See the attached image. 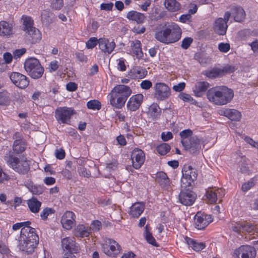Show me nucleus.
I'll return each instance as SVG.
<instances>
[{"mask_svg": "<svg viewBox=\"0 0 258 258\" xmlns=\"http://www.w3.org/2000/svg\"><path fill=\"white\" fill-rule=\"evenodd\" d=\"M39 242L36 230L31 227H24L21 230L19 248L28 253H32Z\"/></svg>", "mask_w": 258, "mask_h": 258, "instance_id": "f257e3e1", "label": "nucleus"}, {"mask_svg": "<svg viewBox=\"0 0 258 258\" xmlns=\"http://www.w3.org/2000/svg\"><path fill=\"white\" fill-rule=\"evenodd\" d=\"M233 96V91L226 86L214 87L208 90L207 92L208 100L219 105L230 102Z\"/></svg>", "mask_w": 258, "mask_h": 258, "instance_id": "f03ea898", "label": "nucleus"}, {"mask_svg": "<svg viewBox=\"0 0 258 258\" xmlns=\"http://www.w3.org/2000/svg\"><path fill=\"white\" fill-rule=\"evenodd\" d=\"M131 93L129 87L124 85L116 86L109 94L110 104L116 108H122Z\"/></svg>", "mask_w": 258, "mask_h": 258, "instance_id": "7ed1b4c3", "label": "nucleus"}, {"mask_svg": "<svg viewBox=\"0 0 258 258\" xmlns=\"http://www.w3.org/2000/svg\"><path fill=\"white\" fill-rule=\"evenodd\" d=\"M7 163L16 172L20 174H26L30 169L29 164L27 160H20L12 154L9 155Z\"/></svg>", "mask_w": 258, "mask_h": 258, "instance_id": "20e7f679", "label": "nucleus"}, {"mask_svg": "<svg viewBox=\"0 0 258 258\" xmlns=\"http://www.w3.org/2000/svg\"><path fill=\"white\" fill-rule=\"evenodd\" d=\"M75 113V110L72 108L59 107L55 111V117L58 123L68 124L71 116Z\"/></svg>", "mask_w": 258, "mask_h": 258, "instance_id": "39448f33", "label": "nucleus"}, {"mask_svg": "<svg viewBox=\"0 0 258 258\" xmlns=\"http://www.w3.org/2000/svg\"><path fill=\"white\" fill-rule=\"evenodd\" d=\"M231 16L229 12H226L224 16V18H219L217 19L214 24V30L218 34L220 35H224L226 34L228 22Z\"/></svg>", "mask_w": 258, "mask_h": 258, "instance_id": "423d86ee", "label": "nucleus"}, {"mask_svg": "<svg viewBox=\"0 0 258 258\" xmlns=\"http://www.w3.org/2000/svg\"><path fill=\"white\" fill-rule=\"evenodd\" d=\"M168 32L169 44L177 42L181 37L182 30L180 27L174 22L167 23Z\"/></svg>", "mask_w": 258, "mask_h": 258, "instance_id": "0eeeda50", "label": "nucleus"}, {"mask_svg": "<svg viewBox=\"0 0 258 258\" xmlns=\"http://www.w3.org/2000/svg\"><path fill=\"white\" fill-rule=\"evenodd\" d=\"M235 69L233 66H226L222 69L214 68L211 70L206 71L204 74L207 77L213 79L231 73L234 71Z\"/></svg>", "mask_w": 258, "mask_h": 258, "instance_id": "6e6552de", "label": "nucleus"}, {"mask_svg": "<svg viewBox=\"0 0 258 258\" xmlns=\"http://www.w3.org/2000/svg\"><path fill=\"white\" fill-rule=\"evenodd\" d=\"M10 78L16 87L21 89L26 88L29 84V79L26 76L19 73H12Z\"/></svg>", "mask_w": 258, "mask_h": 258, "instance_id": "1a4fd4ad", "label": "nucleus"}, {"mask_svg": "<svg viewBox=\"0 0 258 258\" xmlns=\"http://www.w3.org/2000/svg\"><path fill=\"white\" fill-rule=\"evenodd\" d=\"M256 250L253 247L249 245H242L235 250L234 256L236 258H255Z\"/></svg>", "mask_w": 258, "mask_h": 258, "instance_id": "9d476101", "label": "nucleus"}, {"mask_svg": "<svg viewBox=\"0 0 258 258\" xmlns=\"http://www.w3.org/2000/svg\"><path fill=\"white\" fill-rule=\"evenodd\" d=\"M106 244L102 246L104 252L110 256H115L120 252L121 247L115 240L109 238Z\"/></svg>", "mask_w": 258, "mask_h": 258, "instance_id": "9b49d317", "label": "nucleus"}, {"mask_svg": "<svg viewBox=\"0 0 258 258\" xmlns=\"http://www.w3.org/2000/svg\"><path fill=\"white\" fill-rule=\"evenodd\" d=\"M196 197V194L190 190V188L185 190L181 189L179 195V200L185 206H190L195 202Z\"/></svg>", "mask_w": 258, "mask_h": 258, "instance_id": "f8f14e48", "label": "nucleus"}, {"mask_svg": "<svg viewBox=\"0 0 258 258\" xmlns=\"http://www.w3.org/2000/svg\"><path fill=\"white\" fill-rule=\"evenodd\" d=\"M212 221L211 215L198 212L195 217L196 227L198 229H204Z\"/></svg>", "mask_w": 258, "mask_h": 258, "instance_id": "ddd939ff", "label": "nucleus"}, {"mask_svg": "<svg viewBox=\"0 0 258 258\" xmlns=\"http://www.w3.org/2000/svg\"><path fill=\"white\" fill-rule=\"evenodd\" d=\"M115 46L114 40H110L104 37L99 39V48L105 53L108 54L111 53Z\"/></svg>", "mask_w": 258, "mask_h": 258, "instance_id": "4468645a", "label": "nucleus"}, {"mask_svg": "<svg viewBox=\"0 0 258 258\" xmlns=\"http://www.w3.org/2000/svg\"><path fill=\"white\" fill-rule=\"evenodd\" d=\"M155 90V96L159 100H162L168 98L170 94L169 88L164 83H157Z\"/></svg>", "mask_w": 258, "mask_h": 258, "instance_id": "2eb2a0df", "label": "nucleus"}, {"mask_svg": "<svg viewBox=\"0 0 258 258\" xmlns=\"http://www.w3.org/2000/svg\"><path fill=\"white\" fill-rule=\"evenodd\" d=\"M131 158L133 167L138 169L144 162L145 158L144 153L141 150L136 148L133 150Z\"/></svg>", "mask_w": 258, "mask_h": 258, "instance_id": "dca6fc26", "label": "nucleus"}, {"mask_svg": "<svg viewBox=\"0 0 258 258\" xmlns=\"http://www.w3.org/2000/svg\"><path fill=\"white\" fill-rule=\"evenodd\" d=\"M232 228L234 231L238 233L241 232L252 233L255 229V226L254 225L246 221L236 223Z\"/></svg>", "mask_w": 258, "mask_h": 258, "instance_id": "f3484780", "label": "nucleus"}, {"mask_svg": "<svg viewBox=\"0 0 258 258\" xmlns=\"http://www.w3.org/2000/svg\"><path fill=\"white\" fill-rule=\"evenodd\" d=\"M168 32L169 31L167 30V25L166 23L162 27L157 28L155 33V38L160 42L169 44Z\"/></svg>", "mask_w": 258, "mask_h": 258, "instance_id": "a211bd4d", "label": "nucleus"}, {"mask_svg": "<svg viewBox=\"0 0 258 258\" xmlns=\"http://www.w3.org/2000/svg\"><path fill=\"white\" fill-rule=\"evenodd\" d=\"M186 146L184 144L183 146L186 150H189L191 154H198L201 149V140L197 137L194 136L190 138V140L187 142Z\"/></svg>", "mask_w": 258, "mask_h": 258, "instance_id": "6ab92c4d", "label": "nucleus"}, {"mask_svg": "<svg viewBox=\"0 0 258 258\" xmlns=\"http://www.w3.org/2000/svg\"><path fill=\"white\" fill-rule=\"evenodd\" d=\"M61 246L63 250H68L69 253H77L79 246L74 240L73 238L66 237L61 240Z\"/></svg>", "mask_w": 258, "mask_h": 258, "instance_id": "aec40b11", "label": "nucleus"}, {"mask_svg": "<svg viewBox=\"0 0 258 258\" xmlns=\"http://www.w3.org/2000/svg\"><path fill=\"white\" fill-rule=\"evenodd\" d=\"M26 38L32 44L39 42L42 38L41 33L36 27L25 32Z\"/></svg>", "mask_w": 258, "mask_h": 258, "instance_id": "412c9836", "label": "nucleus"}, {"mask_svg": "<svg viewBox=\"0 0 258 258\" xmlns=\"http://www.w3.org/2000/svg\"><path fill=\"white\" fill-rule=\"evenodd\" d=\"M143 99V95L141 94H137L131 97L127 103V107L132 111L137 110L141 106Z\"/></svg>", "mask_w": 258, "mask_h": 258, "instance_id": "4be33fe9", "label": "nucleus"}, {"mask_svg": "<svg viewBox=\"0 0 258 258\" xmlns=\"http://www.w3.org/2000/svg\"><path fill=\"white\" fill-rule=\"evenodd\" d=\"M24 68L30 76L35 79L40 78L44 73L42 66H24Z\"/></svg>", "mask_w": 258, "mask_h": 258, "instance_id": "5701e85b", "label": "nucleus"}, {"mask_svg": "<svg viewBox=\"0 0 258 258\" xmlns=\"http://www.w3.org/2000/svg\"><path fill=\"white\" fill-rule=\"evenodd\" d=\"M75 214L71 211H67L62 216L61 223L64 228L69 230L73 227L75 222Z\"/></svg>", "mask_w": 258, "mask_h": 258, "instance_id": "b1692460", "label": "nucleus"}, {"mask_svg": "<svg viewBox=\"0 0 258 258\" xmlns=\"http://www.w3.org/2000/svg\"><path fill=\"white\" fill-rule=\"evenodd\" d=\"M147 74V71L142 67H134L128 73L127 76L132 79H142Z\"/></svg>", "mask_w": 258, "mask_h": 258, "instance_id": "393cba45", "label": "nucleus"}, {"mask_svg": "<svg viewBox=\"0 0 258 258\" xmlns=\"http://www.w3.org/2000/svg\"><path fill=\"white\" fill-rule=\"evenodd\" d=\"M13 33L12 25L5 21H1L0 22V36L9 37Z\"/></svg>", "mask_w": 258, "mask_h": 258, "instance_id": "a878e982", "label": "nucleus"}, {"mask_svg": "<svg viewBox=\"0 0 258 258\" xmlns=\"http://www.w3.org/2000/svg\"><path fill=\"white\" fill-rule=\"evenodd\" d=\"M126 18L128 20L135 21L138 24H142L144 22L146 17L144 14L135 11H131L127 13Z\"/></svg>", "mask_w": 258, "mask_h": 258, "instance_id": "bb28decb", "label": "nucleus"}, {"mask_svg": "<svg viewBox=\"0 0 258 258\" xmlns=\"http://www.w3.org/2000/svg\"><path fill=\"white\" fill-rule=\"evenodd\" d=\"M209 87V84L208 82H198L195 84L194 92L197 96L201 97Z\"/></svg>", "mask_w": 258, "mask_h": 258, "instance_id": "cd10ccee", "label": "nucleus"}, {"mask_svg": "<svg viewBox=\"0 0 258 258\" xmlns=\"http://www.w3.org/2000/svg\"><path fill=\"white\" fill-rule=\"evenodd\" d=\"M232 14L236 22H240L244 20L245 13L243 9L240 7H234L232 9Z\"/></svg>", "mask_w": 258, "mask_h": 258, "instance_id": "c85d7f7f", "label": "nucleus"}, {"mask_svg": "<svg viewBox=\"0 0 258 258\" xmlns=\"http://www.w3.org/2000/svg\"><path fill=\"white\" fill-rule=\"evenodd\" d=\"M156 180L163 188L168 189L170 187L169 179L165 172H158L157 174Z\"/></svg>", "mask_w": 258, "mask_h": 258, "instance_id": "c756f323", "label": "nucleus"}, {"mask_svg": "<svg viewBox=\"0 0 258 258\" xmlns=\"http://www.w3.org/2000/svg\"><path fill=\"white\" fill-rule=\"evenodd\" d=\"M145 205L142 203H136L131 207L130 214L133 217H138L143 213Z\"/></svg>", "mask_w": 258, "mask_h": 258, "instance_id": "7c9ffc66", "label": "nucleus"}, {"mask_svg": "<svg viewBox=\"0 0 258 258\" xmlns=\"http://www.w3.org/2000/svg\"><path fill=\"white\" fill-rule=\"evenodd\" d=\"M164 6L171 12H177L181 9V5L176 0H165Z\"/></svg>", "mask_w": 258, "mask_h": 258, "instance_id": "2f4dec72", "label": "nucleus"}, {"mask_svg": "<svg viewBox=\"0 0 258 258\" xmlns=\"http://www.w3.org/2000/svg\"><path fill=\"white\" fill-rule=\"evenodd\" d=\"M223 115L231 120L239 121L241 117V113L235 109H226L224 110Z\"/></svg>", "mask_w": 258, "mask_h": 258, "instance_id": "473e14b6", "label": "nucleus"}, {"mask_svg": "<svg viewBox=\"0 0 258 258\" xmlns=\"http://www.w3.org/2000/svg\"><path fill=\"white\" fill-rule=\"evenodd\" d=\"M27 204L30 211L33 213H38L41 206V203L35 197L28 200Z\"/></svg>", "mask_w": 258, "mask_h": 258, "instance_id": "72a5a7b5", "label": "nucleus"}, {"mask_svg": "<svg viewBox=\"0 0 258 258\" xmlns=\"http://www.w3.org/2000/svg\"><path fill=\"white\" fill-rule=\"evenodd\" d=\"M21 19L22 20L23 30L25 32L35 28L34 21L31 17L23 15Z\"/></svg>", "mask_w": 258, "mask_h": 258, "instance_id": "f704fd0d", "label": "nucleus"}, {"mask_svg": "<svg viewBox=\"0 0 258 258\" xmlns=\"http://www.w3.org/2000/svg\"><path fill=\"white\" fill-rule=\"evenodd\" d=\"M131 47L133 53L138 58L141 57L143 55L142 50L141 42L139 40L132 41L131 43Z\"/></svg>", "mask_w": 258, "mask_h": 258, "instance_id": "c9c22d12", "label": "nucleus"}, {"mask_svg": "<svg viewBox=\"0 0 258 258\" xmlns=\"http://www.w3.org/2000/svg\"><path fill=\"white\" fill-rule=\"evenodd\" d=\"M182 174L190 179V181H195L197 178L196 170L191 166H184L182 171Z\"/></svg>", "mask_w": 258, "mask_h": 258, "instance_id": "e433bc0d", "label": "nucleus"}, {"mask_svg": "<svg viewBox=\"0 0 258 258\" xmlns=\"http://www.w3.org/2000/svg\"><path fill=\"white\" fill-rule=\"evenodd\" d=\"M185 240L186 243L196 251H200L204 249L205 247V244L204 243L197 242L196 241H194V239L187 237H185Z\"/></svg>", "mask_w": 258, "mask_h": 258, "instance_id": "4c0bfd02", "label": "nucleus"}, {"mask_svg": "<svg viewBox=\"0 0 258 258\" xmlns=\"http://www.w3.org/2000/svg\"><path fill=\"white\" fill-rule=\"evenodd\" d=\"M192 132L189 129L185 130L180 133V136L181 138V143H182V146L184 144L186 146H188V145H186V144H187V142L190 140V138L192 137Z\"/></svg>", "mask_w": 258, "mask_h": 258, "instance_id": "58836bf2", "label": "nucleus"}, {"mask_svg": "<svg viewBox=\"0 0 258 258\" xmlns=\"http://www.w3.org/2000/svg\"><path fill=\"white\" fill-rule=\"evenodd\" d=\"M26 148L25 145L20 140H17L14 141L13 144V151L16 154H19L25 151Z\"/></svg>", "mask_w": 258, "mask_h": 258, "instance_id": "ea45409f", "label": "nucleus"}, {"mask_svg": "<svg viewBox=\"0 0 258 258\" xmlns=\"http://www.w3.org/2000/svg\"><path fill=\"white\" fill-rule=\"evenodd\" d=\"M145 237L147 241L152 244V245L157 246L158 245L156 243V240L154 237L152 236V233L150 232L148 225H147L145 227Z\"/></svg>", "mask_w": 258, "mask_h": 258, "instance_id": "a19ab883", "label": "nucleus"}, {"mask_svg": "<svg viewBox=\"0 0 258 258\" xmlns=\"http://www.w3.org/2000/svg\"><path fill=\"white\" fill-rule=\"evenodd\" d=\"M190 179L187 177H185L184 175L182 174V178L181 179V186L182 189L186 190L187 188H190V190L192 189L191 183L194 181H190Z\"/></svg>", "mask_w": 258, "mask_h": 258, "instance_id": "79ce46f5", "label": "nucleus"}, {"mask_svg": "<svg viewBox=\"0 0 258 258\" xmlns=\"http://www.w3.org/2000/svg\"><path fill=\"white\" fill-rule=\"evenodd\" d=\"M170 146L166 143L161 144L156 148L157 151L161 155H166L170 151Z\"/></svg>", "mask_w": 258, "mask_h": 258, "instance_id": "37998d69", "label": "nucleus"}, {"mask_svg": "<svg viewBox=\"0 0 258 258\" xmlns=\"http://www.w3.org/2000/svg\"><path fill=\"white\" fill-rule=\"evenodd\" d=\"M10 102L9 94L7 91L0 92V105H7Z\"/></svg>", "mask_w": 258, "mask_h": 258, "instance_id": "c03bdc74", "label": "nucleus"}, {"mask_svg": "<svg viewBox=\"0 0 258 258\" xmlns=\"http://www.w3.org/2000/svg\"><path fill=\"white\" fill-rule=\"evenodd\" d=\"M99 44V39L96 37H92L88 39L86 42V47L88 49L94 48L97 44Z\"/></svg>", "mask_w": 258, "mask_h": 258, "instance_id": "a18cd8bd", "label": "nucleus"}, {"mask_svg": "<svg viewBox=\"0 0 258 258\" xmlns=\"http://www.w3.org/2000/svg\"><path fill=\"white\" fill-rule=\"evenodd\" d=\"M87 107L88 108L93 110H99L101 108V103L96 100H90L87 102Z\"/></svg>", "mask_w": 258, "mask_h": 258, "instance_id": "49530a36", "label": "nucleus"}, {"mask_svg": "<svg viewBox=\"0 0 258 258\" xmlns=\"http://www.w3.org/2000/svg\"><path fill=\"white\" fill-rule=\"evenodd\" d=\"M26 186L29 190L34 195H40L42 194L43 191L42 188L34 185L31 183L26 185Z\"/></svg>", "mask_w": 258, "mask_h": 258, "instance_id": "de8ad7c7", "label": "nucleus"}, {"mask_svg": "<svg viewBox=\"0 0 258 258\" xmlns=\"http://www.w3.org/2000/svg\"><path fill=\"white\" fill-rule=\"evenodd\" d=\"M54 213L55 210L54 209L50 208H46L41 212L40 216L42 220H46L49 214Z\"/></svg>", "mask_w": 258, "mask_h": 258, "instance_id": "09e8293b", "label": "nucleus"}, {"mask_svg": "<svg viewBox=\"0 0 258 258\" xmlns=\"http://www.w3.org/2000/svg\"><path fill=\"white\" fill-rule=\"evenodd\" d=\"M206 196L207 198L211 203H215L217 200V194L212 190H207L206 193Z\"/></svg>", "mask_w": 258, "mask_h": 258, "instance_id": "8fccbe9b", "label": "nucleus"}, {"mask_svg": "<svg viewBox=\"0 0 258 258\" xmlns=\"http://www.w3.org/2000/svg\"><path fill=\"white\" fill-rule=\"evenodd\" d=\"M51 6L55 10H60L63 6V0H52Z\"/></svg>", "mask_w": 258, "mask_h": 258, "instance_id": "3c124183", "label": "nucleus"}, {"mask_svg": "<svg viewBox=\"0 0 258 258\" xmlns=\"http://www.w3.org/2000/svg\"><path fill=\"white\" fill-rule=\"evenodd\" d=\"M31 224V222L30 221H26L25 222L18 223L15 224L13 226V229L14 230H17L21 228V229L24 227H30V225Z\"/></svg>", "mask_w": 258, "mask_h": 258, "instance_id": "603ef678", "label": "nucleus"}, {"mask_svg": "<svg viewBox=\"0 0 258 258\" xmlns=\"http://www.w3.org/2000/svg\"><path fill=\"white\" fill-rule=\"evenodd\" d=\"M179 97L180 99L184 101L191 102L192 104H194L196 102V101L193 99L191 96L187 94L182 93L179 95Z\"/></svg>", "mask_w": 258, "mask_h": 258, "instance_id": "864d4df0", "label": "nucleus"}, {"mask_svg": "<svg viewBox=\"0 0 258 258\" xmlns=\"http://www.w3.org/2000/svg\"><path fill=\"white\" fill-rule=\"evenodd\" d=\"M219 50L222 52H227L230 49V45L228 43H220L218 45Z\"/></svg>", "mask_w": 258, "mask_h": 258, "instance_id": "5fc2aeb1", "label": "nucleus"}, {"mask_svg": "<svg viewBox=\"0 0 258 258\" xmlns=\"http://www.w3.org/2000/svg\"><path fill=\"white\" fill-rule=\"evenodd\" d=\"M78 171L80 176L84 177L89 178L91 174L89 171H88L85 168L81 167L78 168Z\"/></svg>", "mask_w": 258, "mask_h": 258, "instance_id": "6e6d98bb", "label": "nucleus"}, {"mask_svg": "<svg viewBox=\"0 0 258 258\" xmlns=\"http://www.w3.org/2000/svg\"><path fill=\"white\" fill-rule=\"evenodd\" d=\"M193 41L192 38L191 37H186L184 38L182 41L181 47L182 48L187 49Z\"/></svg>", "mask_w": 258, "mask_h": 258, "instance_id": "4d7b16f0", "label": "nucleus"}, {"mask_svg": "<svg viewBox=\"0 0 258 258\" xmlns=\"http://www.w3.org/2000/svg\"><path fill=\"white\" fill-rule=\"evenodd\" d=\"M78 228L80 236L84 237L89 236L90 232L88 228H85L83 225L80 226Z\"/></svg>", "mask_w": 258, "mask_h": 258, "instance_id": "13d9d810", "label": "nucleus"}, {"mask_svg": "<svg viewBox=\"0 0 258 258\" xmlns=\"http://www.w3.org/2000/svg\"><path fill=\"white\" fill-rule=\"evenodd\" d=\"M254 185V183L252 181H249L242 184L241 189L243 191H246L253 187Z\"/></svg>", "mask_w": 258, "mask_h": 258, "instance_id": "bf43d9fd", "label": "nucleus"}, {"mask_svg": "<svg viewBox=\"0 0 258 258\" xmlns=\"http://www.w3.org/2000/svg\"><path fill=\"white\" fill-rule=\"evenodd\" d=\"M140 85L142 89L148 90L152 86V83L149 80H144L141 82Z\"/></svg>", "mask_w": 258, "mask_h": 258, "instance_id": "052dcab7", "label": "nucleus"}, {"mask_svg": "<svg viewBox=\"0 0 258 258\" xmlns=\"http://www.w3.org/2000/svg\"><path fill=\"white\" fill-rule=\"evenodd\" d=\"M78 87L77 84L75 82H69L66 85V88L68 91L73 92L77 90Z\"/></svg>", "mask_w": 258, "mask_h": 258, "instance_id": "680f3d73", "label": "nucleus"}, {"mask_svg": "<svg viewBox=\"0 0 258 258\" xmlns=\"http://www.w3.org/2000/svg\"><path fill=\"white\" fill-rule=\"evenodd\" d=\"M113 4L110 3H102L100 5V9L105 11H110L112 9Z\"/></svg>", "mask_w": 258, "mask_h": 258, "instance_id": "e2e57ef3", "label": "nucleus"}, {"mask_svg": "<svg viewBox=\"0 0 258 258\" xmlns=\"http://www.w3.org/2000/svg\"><path fill=\"white\" fill-rule=\"evenodd\" d=\"M26 52V49L25 48H22L20 49H16L13 52L14 57L15 58L20 57Z\"/></svg>", "mask_w": 258, "mask_h": 258, "instance_id": "0e129e2a", "label": "nucleus"}, {"mask_svg": "<svg viewBox=\"0 0 258 258\" xmlns=\"http://www.w3.org/2000/svg\"><path fill=\"white\" fill-rule=\"evenodd\" d=\"M24 64H40L39 61L36 58L30 57L27 59Z\"/></svg>", "mask_w": 258, "mask_h": 258, "instance_id": "69168bd1", "label": "nucleus"}, {"mask_svg": "<svg viewBox=\"0 0 258 258\" xmlns=\"http://www.w3.org/2000/svg\"><path fill=\"white\" fill-rule=\"evenodd\" d=\"M3 58L5 63H10L12 62L13 59V56L11 53L7 52L4 53L3 55Z\"/></svg>", "mask_w": 258, "mask_h": 258, "instance_id": "338daca9", "label": "nucleus"}, {"mask_svg": "<svg viewBox=\"0 0 258 258\" xmlns=\"http://www.w3.org/2000/svg\"><path fill=\"white\" fill-rule=\"evenodd\" d=\"M55 156L56 158L58 159H62L65 157V152L63 149H57L55 151Z\"/></svg>", "mask_w": 258, "mask_h": 258, "instance_id": "774afa93", "label": "nucleus"}]
</instances>
